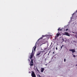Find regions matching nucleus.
<instances>
[{"mask_svg": "<svg viewBox=\"0 0 77 77\" xmlns=\"http://www.w3.org/2000/svg\"><path fill=\"white\" fill-rule=\"evenodd\" d=\"M33 50L32 49V52L31 54L30 57L29 58V59L31 60V61L30 62V64H29L30 66H33L34 63L33 60L32 59V57H33Z\"/></svg>", "mask_w": 77, "mask_h": 77, "instance_id": "1", "label": "nucleus"}, {"mask_svg": "<svg viewBox=\"0 0 77 77\" xmlns=\"http://www.w3.org/2000/svg\"><path fill=\"white\" fill-rule=\"evenodd\" d=\"M47 37V38H49V35H42V37L40 38L39 39H38V40H39V39H43V38H44V37Z\"/></svg>", "mask_w": 77, "mask_h": 77, "instance_id": "2", "label": "nucleus"}, {"mask_svg": "<svg viewBox=\"0 0 77 77\" xmlns=\"http://www.w3.org/2000/svg\"><path fill=\"white\" fill-rule=\"evenodd\" d=\"M31 76L32 77H36V74L35 73V72L34 71L31 72Z\"/></svg>", "mask_w": 77, "mask_h": 77, "instance_id": "3", "label": "nucleus"}, {"mask_svg": "<svg viewBox=\"0 0 77 77\" xmlns=\"http://www.w3.org/2000/svg\"><path fill=\"white\" fill-rule=\"evenodd\" d=\"M43 53L44 51H39L36 54V56H39L41 54V52Z\"/></svg>", "mask_w": 77, "mask_h": 77, "instance_id": "4", "label": "nucleus"}, {"mask_svg": "<svg viewBox=\"0 0 77 77\" xmlns=\"http://www.w3.org/2000/svg\"><path fill=\"white\" fill-rule=\"evenodd\" d=\"M69 51H72V53H74V52H75V49H71L69 50Z\"/></svg>", "mask_w": 77, "mask_h": 77, "instance_id": "5", "label": "nucleus"}, {"mask_svg": "<svg viewBox=\"0 0 77 77\" xmlns=\"http://www.w3.org/2000/svg\"><path fill=\"white\" fill-rule=\"evenodd\" d=\"M64 35H66V36H70V35L69 34V33L68 32H65L63 34Z\"/></svg>", "mask_w": 77, "mask_h": 77, "instance_id": "6", "label": "nucleus"}, {"mask_svg": "<svg viewBox=\"0 0 77 77\" xmlns=\"http://www.w3.org/2000/svg\"><path fill=\"white\" fill-rule=\"evenodd\" d=\"M45 69L44 68H41V72H43L44 71Z\"/></svg>", "mask_w": 77, "mask_h": 77, "instance_id": "7", "label": "nucleus"}, {"mask_svg": "<svg viewBox=\"0 0 77 77\" xmlns=\"http://www.w3.org/2000/svg\"><path fill=\"white\" fill-rule=\"evenodd\" d=\"M34 48V51H35V50H36V45L35 46H34L33 48V49Z\"/></svg>", "mask_w": 77, "mask_h": 77, "instance_id": "8", "label": "nucleus"}, {"mask_svg": "<svg viewBox=\"0 0 77 77\" xmlns=\"http://www.w3.org/2000/svg\"><path fill=\"white\" fill-rule=\"evenodd\" d=\"M60 35V34L59 33V32H58V33H57L56 35H57V37L59 36Z\"/></svg>", "mask_w": 77, "mask_h": 77, "instance_id": "9", "label": "nucleus"}, {"mask_svg": "<svg viewBox=\"0 0 77 77\" xmlns=\"http://www.w3.org/2000/svg\"><path fill=\"white\" fill-rule=\"evenodd\" d=\"M36 69L38 72H39V70L38 69V68H37V67H36Z\"/></svg>", "mask_w": 77, "mask_h": 77, "instance_id": "10", "label": "nucleus"}, {"mask_svg": "<svg viewBox=\"0 0 77 77\" xmlns=\"http://www.w3.org/2000/svg\"><path fill=\"white\" fill-rule=\"evenodd\" d=\"M37 76L38 77H41V75H37Z\"/></svg>", "mask_w": 77, "mask_h": 77, "instance_id": "11", "label": "nucleus"}, {"mask_svg": "<svg viewBox=\"0 0 77 77\" xmlns=\"http://www.w3.org/2000/svg\"><path fill=\"white\" fill-rule=\"evenodd\" d=\"M62 47H63V45L61 47V49H62Z\"/></svg>", "mask_w": 77, "mask_h": 77, "instance_id": "12", "label": "nucleus"}, {"mask_svg": "<svg viewBox=\"0 0 77 77\" xmlns=\"http://www.w3.org/2000/svg\"><path fill=\"white\" fill-rule=\"evenodd\" d=\"M62 39L63 41L62 42H63L64 41V39H63V38H62Z\"/></svg>", "mask_w": 77, "mask_h": 77, "instance_id": "13", "label": "nucleus"}, {"mask_svg": "<svg viewBox=\"0 0 77 77\" xmlns=\"http://www.w3.org/2000/svg\"><path fill=\"white\" fill-rule=\"evenodd\" d=\"M57 30H58V31H59V30H60V28H58V29Z\"/></svg>", "mask_w": 77, "mask_h": 77, "instance_id": "14", "label": "nucleus"}, {"mask_svg": "<svg viewBox=\"0 0 77 77\" xmlns=\"http://www.w3.org/2000/svg\"><path fill=\"white\" fill-rule=\"evenodd\" d=\"M72 54V55H73V57H75V55H73V54Z\"/></svg>", "mask_w": 77, "mask_h": 77, "instance_id": "15", "label": "nucleus"}, {"mask_svg": "<svg viewBox=\"0 0 77 77\" xmlns=\"http://www.w3.org/2000/svg\"><path fill=\"white\" fill-rule=\"evenodd\" d=\"M66 61V59H64V62H65Z\"/></svg>", "mask_w": 77, "mask_h": 77, "instance_id": "16", "label": "nucleus"}, {"mask_svg": "<svg viewBox=\"0 0 77 77\" xmlns=\"http://www.w3.org/2000/svg\"><path fill=\"white\" fill-rule=\"evenodd\" d=\"M68 29H66V31H68Z\"/></svg>", "mask_w": 77, "mask_h": 77, "instance_id": "17", "label": "nucleus"}, {"mask_svg": "<svg viewBox=\"0 0 77 77\" xmlns=\"http://www.w3.org/2000/svg\"><path fill=\"white\" fill-rule=\"evenodd\" d=\"M75 36L76 38H77V35H75Z\"/></svg>", "mask_w": 77, "mask_h": 77, "instance_id": "18", "label": "nucleus"}, {"mask_svg": "<svg viewBox=\"0 0 77 77\" xmlns=\"http://www.w3.org/2000/svg\"><path fill=\"white\" fill-rule=\"evenodd\" d=\"M72 33H75V34L77 33H76V32H72Z\"/></svg>", "mask_w": 77, "mask_h": 77, "instance_id": "19", "label": "nucleus"}, {"mask_svg": "<svg viewBox=\"0 0 77 77\" xmlns=\"http://www.w3.org/2000/svg\"><path fill=\"white\" fill-rule=\"evenodd\" d=\"M28 61H29V62H30V59H28Z\"/></svg>", "mask_w": 77, "mask_h": 77, "instance_id": "20", "label": "nucleus"}, {"mask_svg": "<svg viewBox=\"0 0 77 77\" xmlns=\"http://www.w3.org/2000/svg\"><path fill=\"white\" fill-rule=\"evenodd\" d=\"M60 30V31H62V29H61Z\"/></svg>", "mask_w": 77, "mask_h": 77, "instance_id": "21", "label": "nucleus"}, {"mask_svg": "<svg viewBox=\"0 0 77 77\" xmlns=\"http://www.w3.org/2000/svg\"><path fill=\"white\" fill-rule=\"evenodd\" d=\"M56 50H57V47L56 48Z\"/></svg>", "mask_w": 77, "mask_h": 77, "instance_id": "22", "label": "nucleus"}, {"mask_svg": "<svg viewBox=\"0 0 77 77\" xmlns=\"http://www.w3.org/2000/svg\"><path fill=\"white\" fill-rule=\"evenodd\" d=\"M47 48H45V50H47Z\"/></svg>", "mask_w": 77, "mask_h": 77, "instance_id": "23", "label": "nucleus"}, {"mask_svg": "<svg viewBox=\"0 0 77 77\" xmlns=\"http://www.w3.org/2000/svg\"><path fill=\"white\" fill-rule=\"evenodd\" d=\"M54 52H53V54H54Z\"/></svg>", "mask_w": 77, "mask_h": 77, "instance_id": "24", "label": "nucleus"}, {"mask_svg": "<svg viewBox=\"0 0 77 77\" xmlns=\"http://www.w3.org/2000/svg\"><path fill=\"white\" fill-rule=\"evenodd\" d=\"M76 12H77V10L76 11Z\"/></svg>", "mask_w": 77, "mask_h": 77, "instance_id": "25", "label": "nucleus"}, {"mask_svg": "<svg viewBox=\"0 0 77 77\" xmlns=\"http://www.w3.org/2000/svg\"><path fill=\"white\" fill-rule=\"evenodd\" d=\"M64 42H66V41H65Z\"/></svg>", "mask_w": 77, "mask_h": 77, "instance_id": "26", "label": "nucleus"}, {"mask_svg": "<svg viewBox=\"0 0 77 77\" xmlns=\"http://www.w3.org/2000/svg\"><path fill=\"white\" fill-rule=\"evenodd\" d=\"M29 73H30V72H29Z\"/></svg>", "mask_w": 77, "mask_h": 77, "instance_id": "27", "label": "nucleus"}, {"mask_svg": "<svg viewBox=\"0 0 77 77\" xmlns=\"http://www.w3.org/2000/svg\"><path fill=\"white\" fill-rule=\"evenodd\" d=\"M76 66H77V65H76Z\"/></svg>", "mask_w": 77, "mask_h": 77, "instance_id": "28", "label": "nucleus"}]
</instances>
